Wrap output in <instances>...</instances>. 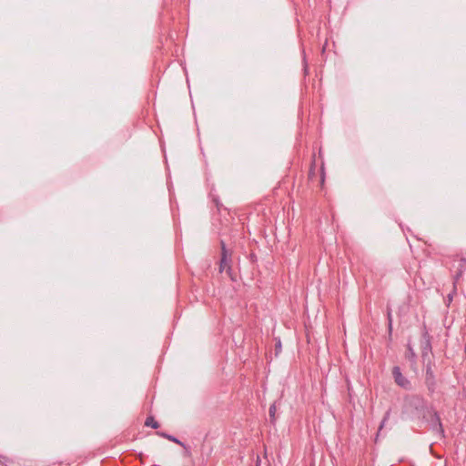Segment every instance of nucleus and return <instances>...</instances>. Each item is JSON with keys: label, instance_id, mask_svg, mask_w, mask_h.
<instances>
[{"label": "nucleus", "instance_id": "nucleus-3", "mask_svg": "<svg viewBox=\"0 0 466 466\" xmlns=\"http://www.w3.org/2000/svg\"><path fill=\"white\" fill-rule=\"evenodd\" d=\"M423 363L425 366V385L429 392L431 394L435 391L437 386L436 376L433 370L434 362L432 360H428V361Z\"/></svg>", "mask_w": 466, "mask_h": 466}, {"label": "nucleus", "instance_id": "nucleus-6", "mask_svg": "<svg viewBox=\"0 0 466 466\" xmlns=\"http://www.w3.org/2000/svg\"><path fill=\"white\" fill-rule=\"evenodd\" d=\"M221 245V258H220V265H219V270L223 271L226 268H230V259H231V253L227 248L226 244L223 240L220 241Z\"/></svg>", "mask_w": 466, "mask_h": 466}, {"label": "nucleus", "instance_id": "nucleus-11", "mask_svg": "<svg viewBox=\"0 0 466 466\" xmlns=\"http://www.w3.org/2000/svg\"><path fill=\"white\" fill-rule=\"evenodd\" d=\"M390 410H387L379 427V431H381L386 421L390 419Z\"/></svg>", "mask_w": 466, "mask_h": 466}, {"label": "nucleus", "instance_id": "nucleus-15", "mask_svg": "<svg viewBox=\"0 0 466 466\" xmlns=\"http://www.w3.org/2000/svg\"><path fill=\"white\" fill-rule=\"evenodd\" d=\"M281 345H280V342H279V344L277 345V348H280Z\"/></svg>", "mask_w": 466, "mask_h": 466}, {"label": "nucleus", "instance_id": "nucleus-8", "mask_svg": "<svg viewBox=\"0 0 466 466\" xmlns=\"http://www.w3.org/2000/svg\"><path fill=\"white\" fill-rule=\"evenodd\" d=\"M145 425L147 427H151L153 429H157L159 427L158 422H157L153 417L149 416L147 418L145 421Z\"/></svg>", "mask_w": 466, "mask_h": 466}, {"label": "nucleus", "instance_id": "nucleus-5", "mask_svg": "<svg viewBox=\"0 0 466 466\" xmlns=\"http://www.w3.org/2000/svg\"><path fill=\"white\" fill-rule=\"evenodd\" d=\"M392 376L394 378V381L400 388L410 390H412L411 382L401 373L400 367L395 366L392 369Z\"/></svg>", "mask_w": 466, "mask_h": 466}, {"label": "nucleus", "instance_id": "nucleus-14", "mask_svg": "<svg viewBox=\"0 0 466 466\" xmlns=\"http://www.w3.org/2000/svg\"><path fill=\"white\" fill-rule=\"evenodd\" d=\"M389 326H390V329H391V319H390V314H389Z\"/></svg>", "mask_w": 466, "mask_h": 466}, {"label": "nucleus", "instance_id": "nucleus-10", "mask_svg": "<svg viewBox=\"0 0 466 466\" xmlns=\"http://www.w3.org/2000/svg\"><path fill=\"white\" fill-rule=\"evenodd\" d=\"M268 413H269V417H270L271 421H274L275 420V414H276V404L275 403L270 405Z\"/></svg>", "mask_w": 466, "mask_h": 466}, {"label": "nucleus", "instance_id": "nucleus-13", "mask_svg": "<svg viewBox=\"0 0 466 466\" xmlns=\"http://www.w3.org/2000/svg\"><path fill=\"white\" fill-rule=\"evenodd\" d=\"M463 268H458V272L456 273V276H455V279L458 280L461 277V274L463 272Z\"/></svg>", "mask_w": 466, "mask_h": 466}, {"label": "nucleus", "instance_id": "nucleus-4", "mask_svg": "<svg viewBox=\"0 0 466 466\" xmlns=\"http://www.w3.org/2000/svg\"><path fill=\"white\" fill-rule=\"evenodd\" d=\"M420 346L422 361L426 362V361H428V360H431V355L432 353L431 340V336L427 330H424L421 335Z\"/></svg>", "mask_w": 466, "mask_h": 466}, {"label": "nucleus", "instance_id": "nucleus-2", "mask_svg": "<svg viewBox=\"0 0 466 466\" xmlns=\"http://www.w3.org/2000/svg\"><path fill=\"white\" fill-rule=\"evenodd\" d=\"M420 420L426 421L433 431L443 435L444 431L440 416L432 407L428 408L427 415L421 417Z\"/></svg>", "mask_w": 466, "mask_h": 466}, {"label": "nucleus", "instance_id": "nucleus-1", "mask_svg": "<svg viewBox=\"0 0 466 466\" xmlns=\"http://www.w3.org/2000/svg\"><path fill=\"white\" fill-rule=\"evenodd\" d=\"M429 406L425 399L418 394L406 395L403 400L402 416L410 420H420L427 415Z\"/></svg>", "mask_w": 466, "mask_h": 466}, {"label": "nucleus", "instance_id": "nucleus-9", "mask_svg": "<svg viewBox=\"0 0 466 466\" xmlns=\"http://www.w3.org/2000/svg\"><path fill=\"white\" fill-rule=\"evenodd\" d=\"M158 434L161 435L162 437L167 439L168 441H171L178 445H181V446L183 445V443L178 439H177L176 437H174L172 435H169V434H167L164 432L158 433Z\"/></svg>", "mask_w": 466, "mask_h": 466}, {"label": "nucleus", "instance_id": "nucleus-7", "mask_svg": "<svg viewBox=\"0 0 466 466\" xmlns=\"http://www.w3.org/2000/svg\"><path fill=\"white\" fill-rule=\"evenodd\" d=\"M406 359L412 364H416L417 355L410 343L407 345Z\"/></svg>", "mask_w": 466, "mask_h": 466}, {"label": "nucleus", "instance_id": "nucleus-12", "mask_svg": "<svg viewBox=\"0 0 466 466\" xmlns=\"http://www.w3.org/2000/svg\"><path fill=\"white\" fill-rule=\"evenodd\" d=\"M459 268L463 269L466 268V258H461Z\"/></svg>", "mask_w": 466, "mask_h": 466}]
</instances>
